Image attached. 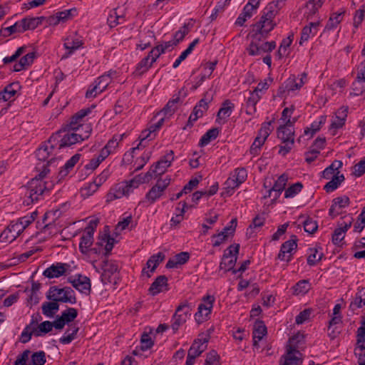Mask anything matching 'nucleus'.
Wrapping results in <instances>:
<instances>
[{"instance_id":"obj_62","label":"nucleus","mask_w":365,"mask_h":365,"mask_svg":"<svg viewBox=\"0 0 365 365\" xmlns=\"http://www.w3.org/2000/svg\"><path fill=\"white\" fill-rule=\"evenodd\" d=\"M294 292L296 294L299 293H306L308 290V281L307 280H301L298 282L296 285L294 287Z\"/></svg>"},{"instance_id":"obj_14","label":"nucleus","mask_w":365,"mask_h":365,"mask_svg":"<svg viewBox=\"0 0 365 365\" xmlns=\"http://www.w3.org/2000/svg\"><path fill=\"white\" fill-rule=\"evenodd\" d=\"M68 267H70L68 264L57 262L45 269L43 274L44 277L49 279L57 278L64 275Z\"/></svg>"},{"instance_id":"obj_2","label":"nucleus","mask_w":365,"mask_h":365,"mask_svg":"<svg viewBox=\"0 0 365 365\" xmlns=\"http://www.w3.org/2000/svg\"><path fill=\"white\" fill-rule=\"evenodd\" d=\"M55 160L56 158H52L51 160H49L46 165L42 166L43 170L40 172V173L29 182L27 192L26 193V195L28 196V199L24 200V205H29L34 201H37L38 196L41 195L44 190L47 189L46 182L44 184H41V182H38V181L44 178L50 172L48 166L55 162Z\"/></svg>"},{"instance_id":"obj_63","label":"nucleus","mask_w":365,"mask_h":365,"mask_svg":"<svg viewBox=\"0 0 365 365\" xmlns=\"http://www.w3.org/2000/svg\"><path fill=\"white\" fill-rule=\"evenodd\" d=\"M32 334H34L33 329H30V326H26L21 334V342L26 344L31 339Z\"/></svg>"},{"instance_id":"obj_36","label":"nucleus","mask_w":365,"mask_h":365,"mask_svg":"<svg viewBox=\"0 0 365 365\" xmlns=\"http://www.w3.org/2000/svg\"><path fill=\"white\" fill-rule=\"evenodd\" d=\"M234 108V104L230 100H225L222 105V107L219 110L217 117V118H222L221 114L229 117Z\"/></svg>"},{"instance_id":"obj_1","label":"nucleus","mask_w":365,"mask_h":365,"mask_svg":"<svg viewBox=\"0 0 365 365\" xmlns=\"http://www.w3.org/2000/svg\"><path fill=\"white\" fill-rule=\"evenodd\" d=\"M83 128H85V133H69L66 128L59 130L58 132L53 134L48 140V143L50 144V149L53 150L55 148H58V149L60 150L88 138L92 128L90 124H86L85 126L81 127V129Z\"/></svg>"},{"instance_id":"obj_24","label":"nucleus","mask_w":365,"mask_h":365,"mask_svg":"<svg viewBox=\"0 0 365 365\" xmlns=\"http://www.w3.org/2000/svg\"><path fill=\"white\" fill-rule=\"evenodd\" d=\"M220 133L218 128H213L207 130L201 138L199 145L202 147L207 145L212 140L217 138Z\"/></svg>"},{"instance_id":"obj_38","label":"nucleus","mask_w":365,"mask_h":365,"mask_svg":"<svg viewBox=\"0 0 365 365\" xmlns=\"http://www.w3.org/2000/svg\"><path fill=\"white\" fill-rule=\"evenodd\" d=\"M21 22L20 21L16 22L14 24L10 26L4 28L1 31V36H4V37H8L14 33H24V31H21Z\"/></svg>"},{"instance_id":"obj_12","label":"nucleus","mask_w":365,"mask_h":365,"mask_svg":"<svg viewBox=\"0 0 365 365\" xmlns=\"http://www.w3.org/2000/svg\"><path fill=\"white\" fill-rule=\"evenodd\" d=\"M356 333V347L354 354L361 359L365 356V319L362 321L361 326L358 328Z\"/></svg>"},{"instance_id":"obj_35","label":"nucleus","mask_w":365,"mask_h":365,"mask_svg":"<svg viewBox=\"0 0 365 365\" xmlns=\"http://www.w3.org/2000/svg\"><path fill=\"white\" fill-rule=\"evenodd\" d=\"M285 88H287V91H294L300 88L304 82L302 78L299 80V83L296 82V77L294 75L290 76L284 82Z\"/></svg>"},{"instance_id":"obj_9","label":"nucleus","mask_w":365,"mask_h":365,"mask_svg":"<svg viewBox=\"0 0 365 365\" xmlns=\"http://www.w3.org/2000/svg\"><path fill=\"white\" fill-rule=\"evenodd\" d=\"M72 286L81 293L89 294L91 291V279L86 276L78 274L76 279H72L71 277L68 279Z\"/></svg>"},{"instance_id":"obj_28","label":"nucleus","mask_w":365,"mask_h":365,"mask_svg":"<svg viewBox=\"0 0 365 365\" xmlns=\"http://www.w3.org/2000/svg\"><path fill=\"white\" fill-rule=\"evenodd\" d=\"M61 292H63L62 297H57L58 300L61 303H71L72 304H76L77 302L76 297L71 294L73 293V290L69 287H65L62 288Z\"/></svg>"},{"instance_id":"obj_10","label":"nucleus","mask_w":365,"mask_h":365,"mask_svg":"<svg viewBox=\"0 0 365 365\" xmlns=\"http://www.w3.org/2000/svg\"><path fill=\"white\" fill-rule=\"evenodd\" d=\"M258 42V41L252 39L249 48H247V51L250 55L255 56L259 55L262 52H271L276 47L275 41H267L261 45H259Z\"/></svg>"},{"instance_id":"obj_11","label":"nucleus","mask_w":365,"mask_h":365,"mask_svg":"<svg viewBox=\"0 0 365 365\" xmlns=\"http://www.w3.org/2000/svg\"><path fill=\"white\" fill-rule=\"evenodd\" d=\"M46 298L51 302H45L42 304V313L48 317H53L59 309V302L56 294L46 295Z\"/></svg>"},{"instance_id":"obj_33","label":"nucleus","mask_w":365,"mask_h":365,"mask_svg":"<svg viewBox=\"0 0 365 365\" xmlns=\"http://www.w3.org/2000/svg\"><path fill=\"white\" fill-rule=\"evenodd\" d=\"M165 256L163 253L158 252L157 255H153L149 258L146 264L148 268H150L153 264L150 269L151 272H153L155 270L158 264L165 259Z\"/></svg>"},{"instance_id":"obj_40","label":"nucleus","mask_w":365,"mask_h":365,"mask_svg":"<svg viewBox=\"0 0 365 365\" xmlns=\"http://www.w3.org/2000/svg\"><path fill=\"white\" fill-rule=\"evenodd\" d=\"M302 187L303 185L302 182H299L292 185L287 189L285 190L284 197H293L302 190Z\"/></svg>"},{"instance_id":"obj_32","label":"nucleus","mask_w":365,"mask_h":365,"mask_svg":"<svg viewBox=\"0 0 365 365\" xmlns=\"http://www.w3.org/2000/svg\"><path fill=\"white\" fill-rule=\"evenodd\" d=\"M48 142L45 143L39 147L36 151V156L39 161H46L50 156L53 150L50 149V146L47 145Z\"/></svg>"},{"instance_id":"obj_25","label":"nucleus","mask_w":365,"mask_h":365,"mask_svg":"<svg viewBox=\"0 0 365 365\" xmlns=\"http://www.w3.org/2000/svg\"><path fill=\"white\" fill-rule=\"evenodd\" d=\"M211 308L204 304H200L198 307L197 312L195 314V320L197 324H201L207 320V317L211 312Z\"/></svg>"},{"instance_id":"obj_52","label":"nucleus","mask_w":365,"mask_h":365,"mask_svg":"<svg viewBox=\"0 0 365 365\" xmlns=\"http://www.w3.org/2000/svg\"><path fill=\"white\" fill-rule=\"evenodd\" d=\"M83 45V43L81 41H79L78 39H76L72 41V45L70 46L68 43H64V47L66 49L68 50V52L66 53L62 58H67L69 55L73 53L74 51L80 48Z\"/></svg>"},{"instance_id":"obj_23","label":"nucleus","mask_w":365,"mask_h":365,"mask_svg":"<svg viewBox=\"0 0 365 365\" xmlns=\"http://www.w3.org/2000/svg\"><path fill=\"white\" fill-rule=\"evenodd\" d=\"M280 8L281 6L277 7V4H275L274 1L269 3L264 9L263 14L260 19L265 20H273Z\"/></svg>"},{"instance_id":"obj_43","label":"nucleus","mask_w":365,"mask_h":365,"mask_svg":"<svg viewBox=\"0 0 365 365\" xmlns=\"http://www.w3.org/2000/svg\"><path fill=\"white\" fill-rule=\"evenodd\" d=\"M46 354L43 351L34 352L31 356V365H44L46 363Z\"/></svg>"},{"instance_id":"obj_6","label":"nucleus","mask_w":365,"mask_h":365,"mask_svg":"<svg viewBox=\"0 0 365 365\" xmlns=\"http://www.w3.org/2000/svg\"><path fill=\"white\" fill-rule=\"evenodd\" d=\"M252 30L250 33L252 39L260 41L262 38H266L269 32L276 26L273 20L260 19L256 24L252 25Z\"/></svg>"},{"instance_id":"obj_51","label":"nucleus","mask_w":365,"mask_h":365,"mask_svg":"<svg viewBox=\"0 0 365 365\" xmlns=\"http://www.w3.org/2000/svg\"><path fill=\"white\" fill-rule=\"evenodd\" d=\"M250 96L247 98L246 106L247 108H252L253 111H256V104L260 99V96L254 91L250 92Z\"/></svg>"},{"instance_id":"obj_53","label":"nucleus","mask_w":365,"mask_h":365,"mask_svg":"<svg viewBox=\"0 0 365 365\" xmlns=\"http://www.w3.org/2000/svg\"><path fill=\"white\" fill-rule=\"evenodd\" d=\"M364 82L365 81L358 79L356 78V81L352 84V89L354 95L360 96L365 91V86L364 85Z\"/></svg>"},{"instance_id":"obj_29","label":"nucleus","mask_w":365,"mask_h":365,"mask_svg":"<svg viewBox=\"0 0 365 365\" xmlns=\"http://www.w3.org/2000/svg\"><path fill=\"white\" fill-rule=\"evenodd\" d=\"M362 305H365V287L359 289L354 300L350 304V308L354 310L356 308L361 307Z\"/></svg>"},{"instance_id":"obj_58","label":"nucleus","mask_w":365,"mask_h":365,"mask_svg":"<svg viewBox=\"0 0 365 365\" xmlns=\"http://www.w3.org/2000/svg\"><path fill=\"white\" fill-rule=\"evenodd\" d=\"M35 58L36 52H31L21 57L19 61L26 69L33 63Z\"/></svg>"},{"instance_id":"obj_17","label":"nucleus","mask_w":365,"mask_h":365,"mask_svg":"<svg viewBox=\"0 0 365 365\" xmlns=\"http://www.w3.org/2000/svg\"><path fill=\"white\" fill-rule=\"evenodd\" d=\"M168 286V277L165 275H160L151 284L148 292L150 294L155 296L163 291V287H167Z\"/></svg>"},{"instance_id":"obj_57","label":"nucleus","mask_w":365,"mask_h":365,"mask_svg":"<svg viewBox=\"0 0 365 365\" xmlns=\"http://www.w3.org/2000/svg\"><path fill=\"white\" fill-rule=\"evenodd\" d=\"M365 14V6L363 5L360 9L356 11L354 18V26L355 28H358L359 26L361 24L364 19Z\"/></svg>"},{"instance_id":"obj_61","label":"nucleus","mask_w":365,"mask_h":365,"mask_svg":"<svg viewBox=\"0 0 365 365\" xmlns=\"http://www.w3.org/2000/svg\"><path fill=\"white\" fill-rule=\"evenodd\" d=\"M339 185V180L333 176L331 180L324 186V190L329 193L336 190Z\"/></svg>"},{"instance_id":"obj_34","label":"nucleus","mask_w":365,"mask_h":365,"mask_svg":"<svg viewBox=\"0 0 365 365\" xmlns=\"http://www.w3.org/2000/svg\"><path fill=\"white\" fill-rule=\"evenodd\" d=\"M266 140L267 139H264L263 135H259L258 134L250 147V153L253 155H257L259 153L261 147L264 145Z\"/></svg>"},{"instance_id":"obj_30","label":"nucleus","mask_w":365,"mask_h":365,"mask_svg":"<svg viewBox=\"0 0 365 365\" xmlns=\"http://www.w3.org/2000/svg\"><path fill=\"white\" fill-rule=\"evenodd\" d=\"M53 324L50 321H45L38 325L37 327L33 328L34 335L36 336H40L44 335L52 330Z\"/></svg>"},{"instance_id":"obj_44","label":"nucleus","mask_w":365,"mask_h":365,"mask_svg":"<svg viewBox=\"0 0 365 365\" xmlns=\"http://www.w3.org/2000/svg\"><path fill=\"white\" fill-rule=\"evenodd\" d=\"M230 235H231L230 231V230L225 231V228L223 229V231L220 232V233L213 235H212L213 238H215V237L217 238L213 243V246L214 247L220 246L222 243H223L224 242H225L227 240V238Z\"/></svg>"},{"instance_id":"obj_3","label":"nucleus","mask_w":365,"mask_h":365,"mask_svg":"<svg viewBox=\"0 0 365 365\" xmlns=\"http://www.w3.org/2000/svg\"><path fill=\"white\" fill-rule=\"evenodd\" d=\"M304 335L300 332L297 333L291 338L289 339L288 344H287V351L284 355L282 356L280 360V365H301L302 359L294 356V354L297 353L302 355L298 349L301 344H304Z\"/></svg>"},{"instance_id":"obj_27","label":"nucleus","mask_w":365,"mask_h":365,"mask_svg":"<svg viewBox=\"0 0 365 365\" xmlns=\"http://www.w3.org/2000/svg\"><path fill=\"white\" fill-rule=\"evenodd\" d=\"M80 157V154H75L73 156L71 157L70 160H68L66 162V163L58 173V175L61 176V178H63L68 174L69 170L72 169L75 166V165L78 162Z\"/></svg>"},{"instance_id":"obj_15","label":"nucleus","mask_w":365,"mask_h":365,"mask_svg":"<svg viewBox=\"0 0 365 365\" xmlns=\"http://www.w3.org/2000/svg\"><path fill=\"white\" fill-rule=\"evenodd\" d=\"M103 273L101 274V282L103 284L112 282V276L118 271V266L110 262L108 259L103 261L102 267Z\"/></svg>"},{"instance_id":"obj_18","label":"nucleus","mask_w":365,"mask_h":365,"mask_svg":"<svg viewBox=\"0 0 365 365\" xmlns=\"http://www.w3.org/2000/svg\"><path fill=\"white\" fill-rule=\"evenodd\" d=\"M288 177L286 174L281 175L275 181L274 184L268 190V194L264 196V198L270 197L272 191L282 192L286 186Z\"/></svg>"},{"instance_id":"obj_47","label":"nucleus","mask_w":365,"mask_h":365,"mask_svg":"<svg viewBox=\"0 0 365 365\" xmlns=\"http://www.w3.org/2000/svg\"><path fill=\"white\" fill-rule=\"evenodd\" d=\"M163 193V192L162 190H159L155 186H153L149 192L146 194L145 197L150 202V203H153L157 199L162 196Z\"/></svg>"},{"instance_id":"obj_26","label":"nucleus","mask_w":365,"mask_h":365,"mask_svg":"<svg viewBox=\"0 0 365 365\" xmlns=\"http://www.w3.org/2000/svg\"><path fill=\"white\" fill-rule=\"evenodd\" d=\"M180 101V96L178 95L176 98L170 100L167 104L165 106V107L157 113V115L160 114L161 113H163L165 115H169L171 116L174 114L175 110H177V106H175L176 103H178Z\"/></svg>"},{"instance_id":"obj_4","label":"nucleus","mask_w":365,"mask_h":365,"mask_svg":"<svg viewBox=\"0 0 365 365\" xmlns=\"http://www.w3.org/2000/svg\"><path fill=\"white\" fill-rule=\"evenodd\" d=\"M240 244L230 245L225 251L220 263V269H224L225 272L232 271L233 274L237 273L235 265L240 252Z\"/></svg>"},{"instance_id":"obj_49","label":"nucleus","mask_w":365,"mask_h":365,"mask_svg":"<svg viewBox=\"0 0 365 365\" xmlns=\"http://www.w3.org/2000/svg\"><path fill=\"white\" fill-rule=\"evenodd\" d=\"M235 180H236L240 185L244 182L247 177V173L244 168H238L235 170V174L232 175Z\"/></svg>"},{"instance_id":"obj_48","label":"nucleus","mask_w":365,"mask_h":365,"mask_svg":"<svg viewBox=\"0 0 365 365\" xmlns=\"http://www.w3.org/2000/svg\"><path fill=\"white\" fill-rule=\"evenodd\" d=\"M140 343H141L140 349L143 351H145V350H148V349L152 348V346L154 344V342L151 339L149 334L145 332H144L141 336Z\"/></svg>"},{"instance_id":"obj_54","label":"nucleus","mask_w":365,"mask_h":365,"mask_svg":"<svg viewBox=\"0 0 365 365\" xmlns=\"http://www.w3.org/2000/svg\"><path fill=\"white\" fill-rule=\"evenodd\" d=\"M274 121V119L273 118L269 122H265L262 123L261 128L258 131L259 135H263V137H264V139H267L272 131V128H271V125Z\"/></svg>"},{"instance_id":"obj_5","label":"nucleus","mask_w":365,"mask_h":365,"mask_svg":"<svg viewBox=\"0 0 365 365\" xmlns=\"http://www.w3.org/2000/svg\"><path fill=\"white\" fill-rule=\"evenodd\" d=\"M174 160V152L170 150L168 153L163 156L160 160L153 164L150 170L144 175L149 182L153 177L158 178L162 175L166 171V169L170 166Z\"/></svg>"},{"instance_id":"obj_21","label":"nucleus","mask_w":365,"mask_h":365,"mask_svg":"<svg viewBox=\"0 0 365 365\" xmlns=\"http://www.w3.org/2000/svg\"><path fill=\"white\" fill-rule=\"evenodd\" d=\"M14 87H19V83H11L0 91V101H7L16 93V90Z\"/></svg>"},{"instance_id":"obj_8","label":"nucleus","mask_w":365,"mask_h":365,"mask_svg":"<svg viewBox=\"0 0 365 365\" xmlns=\"http://www.w3.org/2000/svg\"><path fill=\"white\" fill-rule=\"evenodd\" d=\"M292 127L291 119L288 118L284 125H280L277 130V138L283 143H290L293 145L294 143V131L290 129Z\"/></svg>"},{"instance_id":"obj_56","label":"nucleus","mask_w":365,"mask_h":365,"mask_svg":"<svg viewBox=\"0 0 365 365\" xmlns=\"http://www.w3.org/2000/svg\"><path fill=\"white\" fill-rule=\"evenodd\" d=\"M310 251L313 252V253L310 254V255L308 257L307 264L310 266H314L317 264V262H319L322 259L324 255L322 253L320 254L318 256V258L317 259H315L317 257V254L318 252L317 249V248H311Z\"/></svg>"},{"instance_id":"obj_19","label":"nucleus","mask_w":365,"mask_h":365,"mask_svg":"<svg viewBox=\"0 0 365 365\" xmlns=\"http://www.w3.org/2000/svg\"><path fill=\"white\" fill-rule=\"evenodd\" d=\"M267 333V327L263 321L257 319L253 327V338L258 340L262 339L263 336Z\"/></svg>"},{"instance_id":"obj_50","label":"nucleus","mask_w":365,"mask_h":365,"mask_svg":"<svg viewBox=\"0 0 365 365\" xmlns=\"http://www.w3.org/2000/svg\"><path fill=\"white\" fill-rule=\"evenodd\" d=\"M220 356L215 350H211L207 354L205 359L206 365H219Z\"/></svg>"},{"instance_id":"obj_42","label":"nucleus","mask_w":365,"mask_h":365,"mask_svg":"<svg viewBox=\"0 0 365 365\" xmlns=\"http://www.w3.org/2000/svg\"><path fill=\"white\" fill-rule=\"evenodd\" d=\"M101 240H106V245L105 247V250H106L105 256L107 257L110 254V252L113 250L114 243L116 242V241L114 240V238L110 237L108 230L102 235Z\"/></svg>"},{"instance_id":"obj_31","label":"nucleus","mask_w":365,"mask_h":365,"mask_svg":"<svg viewBox=\"0 0 365 365\" xmlns=\"http://www.w3.org/2000/svg\"><path fill=\"white\" fill-rule=\"evenodd\" d=\"M207 349V345L205 346L202 344V339H196L194 340L192 346L188 350V353L190 355H192L194 357H197L200 356V354L205 351Z\"/></svg>"},{"instance_id":"obj_7","label":"nucleus","mask_w":365,"mask_h":365,"mask_svg":"<svg viewBox=\"0 0 365 365\" xmlns=\"http://www.w3.org/2000/svg\"><path fill=\"white\" fill-rule=\"evenodd\" d=\"M297 237L292 235L290 240L282 243L277 255V259L281 261L290 262L292 256V252L297 249Z\"/></svg>"},{"instance_id":"obj_13","label":"nucleus","mask_w":365,"mask_h":365,"mask_svg":"<svg viewBox=\"0 0 365 365\" xmlns=\"http://www.w3.org/2000/svg\"><path fill=\"white\" fill-rule=\"evenodd\" d=\"M95 105H92L91 107L87 108L86 109H81L75 113L71 118L69 124H67L65 128H68V131L70 130H81L82 126H85L86 125H77L78 121L81 120L83 118L88 115L91 112V109L95 108Z\"/></svg>"},{"instance_id":"obj_41","label":"nucleus","mask_w":365,"mask_h":365,"mask_svg":"<svg viewBox=\"0 0 365 365\" xmlns=\"http://www.w3.org/2000/svg\"><path fill=\"white\" fill-rule=\"evenodd\" d=\"M345 13V11H342L339 14H334L333 16H331L326 26L325 29L331 30L334 28H335L341 21V16L343 15Z\"/></svg>"},{"instance_id":"obj_59","label":"nucleus","mask_w":365,"mask_h":365,"mask_svg":"<svg viewBox=\"0 0 365 365\" xmlns=\"http://www.w3.org/2000/svg\"><path fill=\"white\" fill-rule=\"evenodd\" d=\"M334 206H339V208H344L349 205L350 200L348 196L338 197L333 200Z\"/></svg>"},{"instance_id":"obj_37","label":"nucleus","mask_w":365,"mask_h":365,"mask_svg":"<svg viewBox=\"0 0 365 365\" xmlns=\"http://www.w3.org/2000/svg\"><path fill=\"white\" fill-rule=\"evenodd\" d=\"M108 176V172L107 170H103L91 183L88 189L92 190V192H95L100 185H101L107 179Z\"/></svg>"},{"instance_id":"obj_60","label":"nucleus","mask_w":365,"mask_h":365,"mask_svg":"<svg viewBox=\"0 0 365 365\" xmlns=\"http://www.w3.org/2000/svg\"><path fill=\"white\" fill-rule=\"evenodd\" d=\"M106 77V76H101V77H99L98 78V83L96 86H94L91 89H88L86 91V98H90L91 97H94V96H96V93L98 92L99 93V88H100L101 83L105 79Z\"/></svg>"},{"instance_id":"obj_22","label":"nucleus","mask_w":365,"mask_h":365,"mask_svg":"<svg viewBox=\"0 0 365 365\" xmlns=\"http://www.w3.org/2000/svg\"><path fill=\"white\" fill-rule=\"evenodd\" d=\"M151 61L149 62V56L143 58L138 64L133 75L135 76H140L152 66Z\"/></svg>"},{"instance_id":"obj_20","label":"nucleus","mask_w":365,"mask_h":365,"mask_svg":"<svg viewBox=\"0 0 365 365\" xmlns=\"http://www.w3.org/2000/svg\"><path fill=\"white\" fill-rule=\"evenodd\" d=\"M93 243V235L92 234L86 233L81 237L79 244V250L83 254H88L89 248Z\"/></svg>"},{"instance_id":"obj_39","label":"nucleus","mask_w":365,"mask_h":365,"mask_svg":"<svg viewBox=\"0 0 365 365\" xmlns=\"http://www.w3.org/2000/svg\"><path fill=\"white\" fill-rule=\"evenodd\" d=\"M77 309L73 307H68L67 309L62 312L61 317L66 324H69L70 322H73L77 317Z\"/></svg>"},{"instance_id":"obj_46","label":"nucleus","mask_w":365,"mask_h":365,"mask_svg":"<svg viewBox=\"0 0 365 365\" xmlns=\"http://www.w3.org/2000/svg\"><path fill=\"white\" fill-rule=\"evenodd\" d=\"M346 232L342 228L337 227L332 234L331 240L335 245H339L344 239Z\"/></svg>"},{"instance_id":"obj_16","label":"nucleus","mask_w":365,"mask_h":365,"mask_svg":"<svg viewBox=\"0 0 365 365\" xmlns=\"http://www.w3.org/2000/svg\"><path fill=\"white\" fill-rule=\"evenodd\" d=\"M46 19L44 16L39 17H26L21 20V31H26L27 30H34Z\"/></svg>"},{"instance_id":"obj_64","label":"nucleus","mask_w":365,"mask_h":365,"mask_svg":"<svg viewBox=\"0 0 365 365\" xmlns=\"http://www.w3.org/2000/svg\"><path fill=\"white\" fill-rule=\"evenodd\" d=\"M354 174L360 177L365 173V157L354 165Z\"/></svg>"},{"instance_id":"obj_55","label":"nucleus","mask_w":365,"mask_h":365,"mask_svg":"<svg viewBox=\"0 0 365 365\" xmlns=\"http://www.w3.org/2000/svg\"><path fill=\"white\" fill-rule=\"evenodd\" d=\"M203 113V110L197 108H194L187 120V126L192 127L193 125V122L196 121L199 118L202 117Z\"/></svg>"},{"instance_id":"obj_45","label":"nucleus","mask_w":365,"mask_h":365,"mask_svg":"<svg viewBox=\"0 0 365 365\" xmlns=\"http://www.w3.org/2000/svg\"><path fill=\"white\" fill-rule=\"evenodd\" d=\"M303 226L304 231L309 234H314L317 230L318 228L317 222L310 217H308L303 222Z\"/></svg>"}]
</instances>
